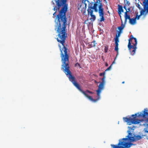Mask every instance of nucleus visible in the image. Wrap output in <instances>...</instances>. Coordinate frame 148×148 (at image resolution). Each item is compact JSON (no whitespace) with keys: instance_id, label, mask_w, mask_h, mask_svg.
Segmentation results:
<instances>
[{"instance_id":"obj_18","label":"nucleus","mask_w":148,"mask_h":148,"mask_svg":"<svg viewBox=\"0 0 148 148\" xmlns=\"http://www.w3.org/2000/svg\"><path fill=\"white\" fill-rule=\"evenodd\" d=\"M90 16L91 17L90 18V20L91 21H94L96 19V16L95 15L93 14H90Z\"/></svg>"},{"instance_id":"obj_2","label":"nucleus","mask_w":148,"mask_h":148,"mask_svg":"<svg viewBox=\"0 0 148 148\" xmlns=\"http://www.w3.org/2000/svg\"><path fill=\"white\" fill-rule=\"evenodd\" d=\"M135 127H128V130L127 133L128 134L126 138H123L119 142L117 145H111V146L113 148H129L132 145H135L134 144L131 143L139 140L142 138L140 135H137L134 137L133 136V134L131 133L132 130H134Z\"/></svg>"},{"instance_id":"obj_11","label":"nucleus","mask_w":148,"mask_h":148,"mask_svg":"<svg viewBox=\"0 0 148 148\" xmlns=\"http://www.w3.org/2000/svg\"><path fill=\"white\" fill-rule=\"evenodd\" d=\"M118 13L119 15L121 20V14L122 12H123V8L122 6L120 5H118Z\"/></svg>"},{"instance_id":"obj_26","label":"nucleus","mask_w":148,"mask_h":148,"mask_svg":"<svg viewBox=\"0 0 148 148\" xmlns=\"http://www.w3.org/2000/svg\"><path fill=\"white\" fill-rule=\"evenodd\" d=\"M124 2L126 3V4L125 5H127L128 6H129L130 5V3L129 2V1H127V0H124Z\"/></svg>"},{"instance_id":"obj_14","label":"nucleus","mask_w":148,"mask_h":148,"mask_svg":"<svg viewBox=\"0 0 148 148\" xmlns=\"http://www.w3.org/2000/svg\"><path fill=\"white\" fill-rule=\"evenodd\" d=\"M96 44L97 43L96 42V41L95 40H94L91 42L90 43L88 46L89 48H91L93 47H95Z\"/></svg>"},{"instance_id":"obj_5","label":"nucleus","mask_w":148,"mask_h":148,"mask_svg":"<svg viewBox=\"0 0 148 148\" xmlns=\"http://www.w3.org/2000/svg\"><path fill=\"white\" fill-rule=\"evenodd\" d=\"M143 4V8L140 11L139 15H138V12L136 14V16L134 18L136 20H139L141 15L146 16L148 13V0H141Z\"/></svg>"},{"instance_id":"obj_25","label":"nucleus","mask_w":148,"mask_h":148,"mask_svg":"<svg viewBox=\"0 0 148 148\" xmlns=\"http://www.w3.org/2000/svg\"><path fill=\"white\" fill-rule=\"evenodd\" d=\"M121 33V31H119L118 32V34H116V37H117V38H118V37L120 36Z\"/></svg>"},{"instance_id":"obj_20","label":"nucleus","mask_w":148,"mask_h":148,"mask_svg":"<svg viewBox=\"0 0 148 148\" xmlns=\"http://www.w3.org/2000/svg\"><path fill=\"white\" fill-rule=\"evenodd\" d=\"M115 40V45H119L118 43L119 42V38H118L115 37L114 38Z\"/></svg>"},{"instance_id":"obj_29","label":"nucleus","mask_w":148,"mask_h":148,"mask_svg":"<svg viewBox=\"0 0 148 148\" xmlns=\"http://www.w3.org/2000/svg\"><path fill=\"white\" fill-rule=\"evenodd\" d=\"M80 66V64H79L78 63H76L75 64V66Z\"/></svg>"},{"instance_id":"obj_9","label":"nucleus","mask_w":148,"mask_h":148,"mask_svg":"<svg viewBox=\"0 0 148 148\" xmlns=\"http://www.w3.org/2000/svg\"><path fill=\"white\" fill-rule=\"evenodd\" d=\"M101 4L102 5V7L103 5L102 4V3L101 2V1L100 0H97L95 2V3L94 4L93 6L92 7V8L94 9L95 10V12H97L98 11L97 8V6L99 5V8L100 4Z\"/></svg>"},{"instance_id":"obj_35","label":"nucleus","mask_w":148,"mask_h":148,"mask_svg":"<svg viewBox=\"0 0 148 148\" xmlns=\"http://www.w3.org/2000/svg\"><path fill=\"white\" fill-rule=\"evenodd\" d=\"M53 3V4L54 5V3H53V1H52Z\"/></svg>"},{"instance_id":"obj_21","label":"nucleus","mask_w":148,"mask_h":148,"mask_svg":"<svg viewBox=\"0 0 148 148\" xmlns=\"http://www.w3.org/2000/svg\"><path fill=\"white\" fill-rule=\"evenodd\" d=\"M144 131L145 133H148V124H147L146 127L144 128Z\"/></svg>"},{"instance_id":"obj_10","label":"nucleus","mask_w":148,"mask_h":148,"mask_svg":"<svg viewBox=\"0 0 148 148\" xmlns=\"http://www.w3.org/2000/svg\"><path fill=\"white\" fill-rule=\"evenodd\" d=\"M147 110L146 109H144L143 113H140L139 114L138 116H141L144 118H146L148 117V112H147Z\"/></svg>"},{"instance_id":"obj_7","label":"nucleus","mask_w":148,"mask_h":148,"mask_svg":"<svg viewBox=\"0 0 148 148\" xmlns=\"http://www.w3.org/2000/svg\"><path fill=\"white\" fill-rule=\"evenodd\" d=\"M102 82L100 83L99 85L98 86V90H96L97 92V97H100V94L102 90L104 87V85L105 83V77H103L101 78Z\"/></svg>"},{"instance_id":"obj_6","label":"nucleus","mask_w":148,"mask_h":148,"mask_svg":"<svg viewBox=\"0 0 148 148\" xmlns=\"http://www.w3.org/2000/svg\"><path fill=\"white\" fill-rule=\"evenodd\" d=\"M137 114H133L132 115V118L129 117V118L123 117V120L124 121L127 123L129 125H131L132 124H139L140 123V121L138 119H136V117Z\"/></svg>"},{"instance_id":"obj_27","label":"nucleus","mask_w":148,"mask_h":148,"mask_svg":"<svg viewBox=\"0 0 148 148\" xmlns=\"http://www.w3.org/2000/svg\"><path fill=\"white\" fill-rule=\"evenodd\" d=\"M142 136H146L147 139H148V134L147 135V134H145L144 135H142Z\"/></svg>"},{"instance_id":"obj_12","label":"nucleus","mask_w":148,"mask_h":148,"mask_svg":"<svg viewBox=\"0 0 148 148\" xmlns=\"http://www.w3.org/2000/svg\"><path fill=\"white\" fill-rule=\"evenodd\" d=\"M136 6L140 10L142 9L141 8V6L140 5V4L142 5H143V4H142L140 1L139 0H136Z\"/></svg>"},{"instance_id":"obj_3","label":"nucleus","mask_w":148,"mask_h":148,"mask_svg":"<svg viewBox=\"0 0 148 148\" xmlns=\"http://www.w3.org/2000/svg\"><path fill=\"white\" fill-rule=\"evenodd\" d=\"M63 71L68 77L69 80L72 82L74 85L90 100L94 102H96L100 98L98 97L97 99H93L91 96L88 95L87 94L88 93L93 94V92L88 90L84 91L80 88L79 84L76 82L75 77L72 75L71 72L69 70V68H68Z\"/></svg>"},{"instance_id":"obj_34","label":"nucleus","mask_w":148,"mask_h":148,"mask_svg":"<svg viewBox=\"0 0 148 148\" xmlns=\"http://www.w3.org/2000/svg\"><path fill=\"white\" fill-rule=\"evenodd\" d=\"M95 83H97V82L96 80H95Z\"/></svg>"},{"instance_id":"obj_19","label":"nucleus","mask_w":148,"mask_h":148,"mask_svg":"<svg viewBox=\"0 0 148 148\" xmlns=\"http://www.w3.org/2000/svg\"><path fill=\"white\" fill-rule=\"evenodd\" d=\"M118 45H115V46L114 47V50L115 51H116L117 53L116 55V57L118 54Z\"/></svg>"},{"instance_id":"obj_33","label":"nucleus","mask_w":148,"mask_h":148,"mask_svg":"<svg viewBox=\"0 0 148 148\" xmlns=\"http://www.w3.org/2000/svg\"><path fill=\"white\" fill-rule=\"evenodd\" d=\"M125 83V82L124 81H123L122 82V84H124Z\"/></svg>"},{"instance_id":"obj_1","label":"nucleus","mask_w":148,"mask_h":148,"mask_svg":"<svg viewBox=\"0 0 148 148\" xmlns=\"http://www.w3.org/2000/svg\"><path fill=\"white\" fill-rule=\"evenodd\" d=\"M56 3V6L53 9L55 11L53 15L56 16L55 14L57 12V9L59 11L62 6V7L59 11V13L57 15L55 22V30L58 33V37L56 39L57 41L62 45V49L60 48V57L62 64V69L63 71L70 68L69 66V56L67 53L68 50L64 45L65 40L67 37V34L66 30V24L67 21L66 17V12L68 9V5L66 4V0H55Z\"/></svg>"},{"instance_id":"obj_30","label":"nucleus","mask_w":148,"mask_h":148,"mask_svg":"<svg viewBox=\"0 0 148 148\" xmlns=\"http://www.w3.org/2000/svg\"><path fill=\"white\" fill-rule=\"evenodd\" d=\"M126 5H125L123 7V8H124V9L126 10V11H127V8L126 7Z\"/></svg>"},{"instance_id":"obj_13","label":"nucleus","mask_w":148,"mask_h":148,"mask_svg":"<svg viewBox=\"0 0 148 148\" xmlns=\"http://www.w3.org/2000/svg\"><path fill=\"white\" fill-rule=\"evenodd\" d=\"M93 9L92 7L89 6L88 7V8L87 9L88 11V15H90V14H93Z\"/></svg>"},{"instance_id":"obj_8","label":"nucleus","mask_w":148,"mask_h":148,"mask_svg":"<svg viewBox=\"0 0 148 148\" xmlns=\"http://www.w3.org/2000/svg\"><path fill=\"white\" fill-rule=\"evenodd\" d=\"M99 16L100 17V22H101L105 20V18L104 17V13L103 12V9L102 8L101 4L99 7Z\"/></svg>"},{"instance_id":"obj_16","label":"nucleus","mask_w":148,"mask_h":148,"mask_svg":"<svg viewBox=\"0 0 148 148\" xmlns=\"http://www.w3.org/2000/svg\"><path fill=\"white\" fill-rule=\"evenodd\" d=\"M129 23L131 24L132 25H134L136 23V20L134 18H131V19H130L129 20Z\"/></svg>"},{"instance_id":"obj_17","label":"nucleus","mask_w":148,"mask_h":148,"mask_svg":"<svg viewBox=\"0 0 148 148\" xmlns=\"http://www.w3.org/2000/svg\"><path fill=\"white\" fill-rule=\"evenodd\" d=\"M121 20L122 21V24L121 25V26L119 27H118V29L120 31H121L124 28L125 26V25H124L123 23L122 19H121Z\"/></svg>"},{"instance_id":"obj_36","label":"nucleus","mask_w":148,"mask_h":148,"mask_svg":"<svg viewBox=\"0 0 148 148\" xmlns=\"http://www.w3.org/2000/svg\"><path fill=\"white\" fill-rule=\"evenodd\" d=\"M85 5L86 6V4H85Z\"/></svg>"},{"instance_id":"obj_22","label":"nucleus","mask_w":148,"mask_h":148,"mask_svg":"<svg viewBox=\"0 0 148 148\" xmlns=\"http://www.w3.org/2000/svg\"><path fill=\"white\" fill-rule=\"evenodd\" d=\"M114 61L113 62H112V63L111 64V65H110L109 67H108L107 69L105 71H108L109 70H110V69H111V68L112 67V64L114 63Z\"/></svg>"},{"instance_id":"obj_32","label":"nucleus","mask_w":148,"mask_h":148,"mask_svg":"<svg viewBox=\"0 0 148 148\" xmlns=\"http://www.w3.org/2000/svg\"><path fill=\"white\" fill-rule=\"evenodd\" d=\"M128 11H130V8H128Z\"/></svg>"},{"instance_id":"obj_37","label":"nucleus","mask_w":148,"mask_h":148,"mask_svg":"<svg viewBox=\"0 0 148 148\" xmlns=\"http://www.w3.org/2000/svg\"><path fill=\"white\" fill-rule=\"evenodd\" d=\"M147 121H148V119H147Z\"/></svg>"},{"instance_id":"obj_28","label":"nucleus","mask_w":148,"mask_h":148,"mask_svg":"<svg viewBox=\"0 0 148 148\" xmlns=\"http://www.w3.org/2000/svg\"><path fill=\"white\" fill-rule=\"evenodd\" d=\"M86 1H87L88 2V0H82V2L83 3H85Z\"/></svg>"},{"instance_id":"obj_23","label":"nucleus","mask_w":148,"mask_h":148,"mask_svg":"<svg viewBox=\"0 0 148 148\" xmlns=\"http://www.w3.org/2000/svg\"><path fill=\"white\" fill-rule=\"evenodd\" d=\"M108 50V47L107 45H106L105 46L104 48V52L107 53Z\"/></svg>"},{"instance_id":"obj_15","label":"nucleus","mask_w":148,"mask_h":148,"mask_svg":"<svg viewBox=\"0 0 148 148\" xmlns=\"http://www.w3.org/2000/svg\"><path fill=\"white\" fill-rule=\"evenodd\" d=\"M128 12V11H126L125 12V23L126 22L127 20V19H128L130 20V19H131L130 15H128V14H127V13Z\"/></svg>"},{"instance_id":"obj_24","label":"nucleus","mask_w":148,"mask_h":148,"mask_svg":"<svg viewBox=\"0 0 148 148\" xmlns=\"http://www.w3.org/2000/svg\"><path fill=\"white\" fill-rule=\"evenodd\" d=\"M105 71H104L103 73H101L99 74V76H102V75L103 76V77H104L105 79Z\"/></svg>"},{"instance_id":"obj_4","label":"nucleus","mask_w":148,"mask_h":148,"mask_svg":"<svg viewBox=\"0 0 148 148\" xmlns=\"http://www.w3.org/2000/svg\"><path fill=\"white\" fill-rule=\"evenodd\" d=\"M128 41V47L129 49L130 50L131 54L134 55L135 53L136 50L137 49V41L136 39L132 35H131Z\"/></svg>"},{"instance_id":"obj_31","label":"nucleus","mask_w":148,"mask_h":148,"mask_svg":"<svg viewBox=\"0 0 148 148\" xmlns=\"http://www.w3.org/2000/svg\"><path fill=\"white\" fill-rule=\"evenodd\" d=\"M105 65H106V66H108V64L107 63H106L105 64Z\"/></svg>"}]
</instances>
